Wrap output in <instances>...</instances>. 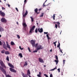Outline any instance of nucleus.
Wrapping results in <instances>:
<instances>
[{"label":"nucleus","mask_w":77,"mask_h":77,"mask_svg":"<svg viewBox=\"0 0 77 77\" xmlns=\"http://www.w3.org/2000/svg\"><path fill=\"white\" fill-rule=\"evenodd\" d=\"M50 77H53V75H52V74H50Z\"/></svg>","instance_id":"de8ad7c7"},{"label":"nucleus","mask_w":77,"mask_h":77,"mask_svg":"<svg viewBox=\"0 0 77 77\" xmlns=\"http://www.w3.org/2000/svg\"><path fill=\"white\" fill-rule=\"evenodd\" d=\"M46 77H48V75L46 74H45L44 75Z\"/></svg>","instance_id":"ea45409f"},{"label":"nucleus","mask_w":77,"mask_h":77,"mask_svg":"<svg viewBox=\"0 0 77 77\" xmlns=\"http://www.w3.org/2000/svg\"><path fill=\"white\" fill-rule=\"evenodd\" d=\"M24 3H26L27 2V0H25L24 1Z\"/></svg>","instance_id":"4d7b16f0"},{"label":"nucleus","mask_w":77,"mask_h":77,"mask_svg":"<svg viewBox=\"0 0 77 77\" xmlns=\"http://www.w3.org/2000/svg\"><path fill=\"white\" fill-rule=\"evenodd\" d=\"M15 9L17 10V12H18V8H17L16 7L15 8Z\"/></svg>","instance_id":"3c124183"},{"label":"nucleus","mask_w":77,"mask_h":77,"mask_svg":"<svg viewBox=\"0 0 77 77\" xmlns=\"http://www.w3.org/2000/svg\"><path fill=\"white\" fill-rule=\"evenodd\" d=\"M42 9V8H40V9H38V11H41V10Z\"/></svg>","instance_id":"bf43d9fd"},{"label":"nucleus","mask_w":77,"mask_h":77,"mask_svg":"<svg viewBox=\"0 0 77 77\" xmlns=\"http://www.w3.org/2000/svg\"><path fill=\"white\" fill-rule=\"evenodd\" d=\"M3 46L4 48H6V44H5V43L3 45Z\"/></svg>","instance_id":"c756f323"},{"label":"nucleus","mask_w":77,"mask_h":77,"mask_svg":"<svg viewBox=\"0 0 77 77\" xmlns=\"http://www.w3.org/2000/svg\"><path fill=\"white\" fill-rule=\"evenodd\" d=\"M44 13H42L41 15L40 16V17H42L44 16Z\"/></svg>","instance_id":"cd10ccee"},{"label":"nucleus","mask_w":77,"mask_h":77,"mask_svg":"<svg viewBox=\"0 0 77 77\" xmlns=\"http://www.w3.org/2000/svg\"><path fill=\"white\" fill-rule=\"evenodd\" d=\"M41 72H39V74H38V75H41Z\"/></svg>","instance_id":"8fccbe9b"},{"label":"nucleus","mask_w":77,"mask_h":77,"mask_svg":"<svg viewBox=\"0 0 77 77\" xmlns=\"http://www.w3.org/2000/svg\"><path fill=\"white\" fill-rule=\"evenodd\" d=\"M55 28H56V29L57 28V24H55Z\"/></svg>","instance_id":"79ce46f5"},{"label":"nucleus","mask_w":77,"mask_h":77,"mask_svg":"<svg viewBox=\"0 0 77 77\" xmlns=\"http://www.w3.org/2000/svg\"><path fill=\"white\" fill-rule=\"evenodd\" d=\"M7 5H8V7H10V6H11V5H9V4H7Z\"/></svg>","instance_id":"5fc2aeb1"},{"label":"nucleus","mask_w":77,"mask_h":77,"mask_svg":"<svg viewBox=\"0 0 77 77\" xmlns=\"http://www.w3.org/2000/svg\"><path fill=\"white\" fill-rule=\"evenodd\" d=\"M57 70L58 71V72H60V69L59 68L57 69Z\"/></svg>","instance_id":"49530a36"},{"label":"nucleus","mask_w":77,"mask_h":77,"mask_svg":"<svg viewBox=\"0 0 77 77\" xmlns=\"http://www.w3.org/2000/svg\"><path fill=\"white\" fill-rule=\"evenodd\" d=\"M2 53L3 54V53H5V50H3L2 51H1Z\"/></svg>","instance_id":"4c0bfd02"},{"label":"nucleus","mask_w":77,"mask_h":77,"mask_svg":"<svg viewBox=\"0 0 77 77\" xmlns=\"http://www.w3.org/2000/svg\"><path fill=\"white\" fill-rule=\"evenodd\" d=\"M44 34H48V32H44Z\"/></svg>","instance_id":"864d4df0"},{"label":"nucleus","mask_w":77,"mask_h":77,"mask_svg":"<svg viewBox=\"0 0 77 77\" xmlns=\"http://www.w3.org/2000/svg\"><path fill=\"white\" fill-rule=\"evenodd\" d=\"M55 57L56 60H58V57H57V55L55 56Z\"/></svg>","instance_id":"58836bf2"},{"label":"nucleus","mask_w":77,"mask_h":77,"mask_svg":"<svg viewBox=\"0 0 77 77\" xmlns=\"http://www.w3.org/2000/svg\"><path fill=\"white\" fill-rule=\"evenodd\" d=\"M21 74L23 77H28L27 75L24 74V73H23L22 72H21Z\"/></svg>","instance_id":"f8f14e48"},{"label":"nucleus","mask_w":77,"mask_h":77,"mask_svg":"<svg viewBox=\"0 0 77 77\" xmlns=\"http://www.w3.org/2000/svg\"><path fill=\"white\" fill-rule=\"evenodd\" d=\"M41 49L40 48H37L36 50H35V51H33V53H37V52H38V51L39 50H40Z\"/></svg>","instance_id":"f3484780"},{"label":"nucleus","mask_w":77,"mask_h":77,"mask_svg":"<svg viewBox=\"0 0 77 77\" xmlns=\"http://www.w3.org/2000/svg\"><path fill=\"white\" fill-rule=\"evenodd\" d=\"M42 46L41 45H38L37 47V48H41Z\"/></svg>","instance_id":"a878e982"},{"label":"nucleus","mask_w":77,"mask_h":77,"mask_svg":"<svg viewBox=\"0 0 77 77\" xmlns=\"http://www.w3.org/2000/svg\"><path fill=\"white\" fill-rule=\"evenodd\" d=\"M60 43H59V42H58V45L57 46V47H58V48H60Z\"/></svg>","instance_id":"2f4dec72"},{"label":"nucleus","mask_w":77,"mask_h":77,"mask_svg":"<svg viewBox=\"0 0 77 77\" xmlns=\"http://www.w3.org/2000/svg\"><path fill=\"white\" fill-rule=\"evenodd\" d=\"M53 17V20H55V14H54Z\"/></svg>","instance_id":"c9c22d12"},{"label":"nucleus","mask_w":77,"mask_h":77,"mask_svg":"<svg viewBox=\"0 0 77 77\" xmlns=\"http://www.w3.org/2000/svg\"><path fill=\"white\" fill-rule=\"evenodd\" d=\"M6 77H12V76H10L9 75H8L6 76Z\"/></svg>","instance_id":"a19ab883"},{"label":"nucleus","mask_w":77,"mask_h":77,"mask_svg":"<svg viewBox=\"0 0 77 77\" xmlns=\"http://www.w3.org/2000/svg\"><path fill=\"white\" fill-rule=\"evenodd\" d=\"M2 76L3 77H5V76L4 75H2Z\"/></svg>","instance_id":"e2e57ef3"},{"label":"nucleus","mask_w":77,"mask_h":77,"mask_svg":"<svg viewBox=\"0 0 77 77\" xmlns=\"http://www.w3.org/2000/svg\"><path fill=\"white\" fill-rule=\"evenodd\" d=\"M35 27H36V26H32V27L30 29L29 31L30 33H32V32H33V31H34V29L35 28Z\"/></svg>","instance_id":"423d86ee"},{"label":"nucleus","mask_w":77,"mask_h":77,"mask_svg":"<svg viewBox=\"0 0 77 77\" xmlns=\"http://www.w3.org/2000/svg\"><path fill=\"white\" fill-rule=\"evenodd\" d=\"M37 76L38 77H42V76L41 75H39V74H38Z\"/></svg>","instance_id":"37998d69"},{"label":"nucleus","mask_w":77,"mask_h":77,"mask_svg":"<svg viewBox=\"0 0 77 77\" xmlns=\"http://www.w3.org/2000/svg\"><path fill=\"white\" fill-rule=\"evenodd\" d=\"M40 28H38V32H40V33H42L43 32V29L42 28H41L40 29Z\"/></svg>","instance_id":"0eeeda50"},{"label":"nucleus","mask_w":77,"mask_h":77,"mask_svg":"<svg viewBox=\"0 0 77 77\" xmlns=\"http://www.w3.org/2000/svg\"><path fill=\"white\" fill-rule=\"evenodd\" d=\"M50 52H52V49H51L50 50Z\"/></svg>","instance_id":"680f3d73"},{"label":"nucleus","mask_w":77,"mask_h":77,"mask_svg":"<svg viewBox=\"0 0 77 77\" xmlns=\"http://www.w3.org/2000/svg\"><path fill=\"white\" fill-rule=\"evenodd\" d=\"M17 37L18 39H20V36L18 35H17Z\"/></svg>","instance_id":"f704fd0d"},{"label":"nucleus","mask_w":77,"mask_h":77,"mask_svg":"<svg viewBox=\"0 0 77 77\" xmlns=\"http://www.w3.org/2000/svg\"><path fill=\"white\" fill-rule=\"evenodd\" d=\"M6 60L8 61H9V56H8L7 57V58H6Z\"/></svg>","instance_id":"473e14b6"},{"label":"nucleus","mask_w":77,"mask_h":77,"mask_svg":"<svg viewBox=\"0 0 77 77\" xmlns=\"http://www.w3.org/2000/svg\"><path fill=\"white\" fill-rule=\"evenodd\" d=\"M2 10H5V8H4V7H2Z\"/></svg>","instance_id":"603ef678"},{"label":"nucleus","mask_w":77,"mask_h":77,"mask_svg":"<svg viewBox=\"0 0 77 77\" xmlns=\"http://www.w3.org/2000/svg\"><path fill=\"white\" fill-rule=\"evenodd\" d=\"M17 24L18 25V23L17 22Z\"/></svg>","instance_id":"774afa93"},{"label":"nucleus","mask_w":77,"mask_h":77,"mask_svg":"<svg viewBox=\"0 0 77 77\" xmlns=\"http://www.w3.org/2000/svg\"><path fill=\"white\" fill-rule=\"evenodd\" d=\"M38 60L40 62H42V63H44V60L42 58H38Z\"/></svg>","instance_id":"9b49d317"},{"label":"nucleus","mask_w":77,"mask_h":77,"mask_svg":"<svg viewBox=\"0 0 77 77\" xmlns=\"http://www.w3.org/2000/svg\"><path fill=\"white\" fill-rule=\"evenodd\" d=\"M19 56L21 58L22 57H23V55H22V54L21 53H20L19 54Z\"/></svg>","instance_id":"bb28decb"},{"label":"nucleus","mask_w":77,"mask_h":77,"mask_svg":"<svg viewBox=\"0 0 77 77\" xmlns=\"http://www.w3.org/2000/svg\"><path fill=\"white\" fill-rule=\"evenodd\" d=\"M0 64L2 66H3V68H5V69H6V66H5V64L3 62V61L2 60H1L0 59Z\"/></svg>","instance_id":"f257e3e1"},{"label":"nucleus","mask_w":77,"mask_h":77,"mask_svg":"<svg viewBox=\"0 0 77 77\" xmlns=\"http://www.w3.org/2000/svg\"><path fill=\"white\" fill-rule=\"evenodd\" d=\"M20 49L21 50H23V48H20Z\"/></svg>","instance_id":"0e129e2a"},{"label":"nucleus","mask_w":77,"mask_h":77,"mask_svg":"<svg viewBox=\"0 0 77 77\" xmlns=\"http://www.w3.org/2000/svg\"><path fill=\"white\" fill-rule=\"evenodd\" d=\"M63 63H64V64H65V60H63Z\"/></svg>","instance_id":"13d9d810"},{"label":"nucleus","mask_w":77,"mask_h":77,"mask_svg":"<svg viewBox=\"0 0 77 77\" xmlns=\"http://www.w3.org/2000/svg\"><path fill=\"white\" fill-rule=\"evenodd\" d=\"M46 36L48 38V39H50V37H49L48 34H47Z\"/></svg>","instance_id":"393cba45"},{"label":"nucleus","mask_w":77,"mask_h":77,"mask_svg":"<svg viewBox=\"0 0 77 77\" xmlns=\"http://www.w3.org/2000/svg\"><path fill=\"white\" fill-rule=\"evenodd\" d=\"M11 45H15V43H14L13 41H12L11 42Z\"/></svg>","instance_id":"412c9836"},{"label":"nucleus","mask_w":77,"mask_h":77,"mask_svg":"<svg viewBox=\"0 0 77 77\" xmlns=\"http://www.w3.org/2000/svg\"><path fill=\"white\" fill-rule=\"evenodd\" d=\"M57 69V67H55V68H54L53 69H51V71H54V70H55V69Z\"/></svg>","instance_id":"7c9ffc66"},{"label":"nucleus","mask_w":77,"mask_h":77,"mask_svg":"<svg viewBox=\"0 0 77 77\" xmlns=\"http://www.w3.org/2000/svg\"><path fill=\"white\" fill-rule=\"evenodd\" d=\"M35 43V41H34L33 40H31L30 41V43L32 45L33 47H34Z\"/></svg>","instance_id":"20e7f679"},{"label":"nucleus","mask_w":77,"mask_h":77,"mask_svg":"<svg viewBox=\"0 0 77 77\" xmlns=\"http://www.w3.org/2000/svg\"><path fill=\"white\" fill-rule=\"evenodd\" d=\"M8 65L9 66H10V67L12 68H14V66L13 65H12L11 63H9L8 64Z\"/></svg>","instance_id":"ddd939ff"},{"label":"nucleus","mask_w":77,"mask_h":77,"mask_svg":"<svg viewBox=\"0 0 77 77\" xmlns=\"http://www.w3.org/2000/svg\"><path fill=\"white\" fill-rule=\"evenodd\" d=\"M56 23L58 25V27H60V23L59 22H56Z\"/></svg>","instance_id":"5701e85b"},{"label":"nucleus","mask_w":77,"mask_h":77,"mask_svg":"<svg viewBox=\"0 0 77 77\" xmlns=\"http://www.w3.org/2000/svg\"><path fill=\"white\" fill-rule=\"evenodd\" d=\"M19 48H21V46H19Z\"/></svg>","instance_id":"69168bd1"},{"label":"nucleus","mask_w":77,"mask_h":77,"mask_svg":"<svg viewBox=\"0 0 77 77\" xmlns=\"http://www.w3.org/2000/svg\"><path fill=\"white\" fill-rule=\"evenodd\" d=\"M25 63H24V66H27V65H28V63H27V62H25Z\"/></svg>","instance_id":"b1692460"},{"label":"nucleus","mask_w":77,"mask_h":77,"mask_svg":"<svg viewBox=\"0 0 77 77\" xmlns=\"http://www.w3.org/2000/svg\"><path fill=\"white\" fill-rule=\"evenodd\" d=\"M44 4H45V3H44L43 4V6L44 7V6H45V5H44Z\"/></svg>","instance_id":"052dcab7"},{"label":"nucleus","mask_w":77,"mask_h":77,"mask_svg":"<svg viewBox=\"0 0 77 77\" xmlns=\"http://www.w3.org/2000/svg\"><path fill=\"white\" fill-rule=\"evenodd\" d=\"M55 62L56 63V65H57V63H58L59 62V60H55Z\"/></svg>","instance_id":"c85d7f7f"},{"label":"nucleus","mask_w":77,"mask_h":77,"mask_svg":"<svg viewBox=\"0 0 77 77\" xmlns=\"http://www.w3.org/2000/svg\"><path fill=\"white\" fill-rule=\"evenodd\" d=\"M5 54H10V53L8 51H5Z\"/></svg>","instance_id":"4be33fe9"},{"label":"nucleus","mask_w":77,"mask_h":77,"mask_svg":"<svg viewBox=\"0 0 77 77\" xmlns=\"http://www.w3.org/2000/svg\"><path fill=\"white\" fill-rule=\"evenodd\" d=\"M35 33H38V29H37V28H36L35 29Z\"/></svg>","instance_id":"e433bc0d"},{"label":"nucleus","mask_w":77,"mask_h":77,"mask_svg":"<svg viewBox=\"0 0 77 77\" xmlns=\"http://www.w3.org/2000/svg\"><path fill=\"white\" fill-rule=\"evenodd\" d=\"M38 8H36L34 10V11L37 14H38L39 12H38Z\"/></svg>","instance_id":"dca6fc26"},{"label":"nucleus","mask_w":77,"mask_h":77,"mask_svg":"<svg viewBox=\"0 0 77 77\" xmlns=\"http://www.w3.org/2000/svg\"><path fill=\"white\" fill-rule=\"evenodd\" d=\"M0 15H1V16H2V17H5V13L2 12V11L0 10Z\"/></svg>","instance_id":"39448f33"},{"label":"nucleus","mask_w":77,"mask_h":77,"mask_svg":"<svg viewBox=\"0 0 77 77\" xmlns=\"http://www.w3.org/2000/svg\"><path fill=\"white\" fill-rule=\"evenodd\" d=\"M1 21L2 23H7V20L4 17L2 18L1 19Z\"/></svg>","instance_id":"7ed1b4c3"},{"label":"nucleus","mask_w":77,"mask_h":77,"mask_svg":"<svg viewBox=\"0 0 77 77\" xmlns=\"http://www.w3.org/2000/svg\"><path fill=\"white\" fill-rule=\"evenodd\" d=\"M30 18L31 19L32 22H33V18L32 17H30Z\"/></svg>","instance_id":"72a5a7b5"},{"label":"nucleus","mask_w":77,"mask_h":77,"mask_svg":"<svg viewBox=\"0 0 77 77\" xmlns=\"http://www.w3.org/2000/svg\"><path fill=\"white\" fill-rule=\"evenodd\" d=\"M10 71H11V72H17V71L15 70L14 69H12V68H10Z\"/></svg>","instance_id":"6e6552de"},{"label":"nucleus","mask_w":77,"mask_h":77,"mask_svg":"<svg viewBox=\"0 0 77 77\" xmlns=\"http://www.w3.org/2000/svg\"><path fill=\"white\" fill-rule=\"evenodd\" d=\"M28 14V11H26V12L24 14H23V17H26V16Z\"/></svg>","instance_id":"4468645a"},{"label":"nucleus","mask_w":77,"mask_h":77,"mask_svg":"<svg viewBox=\"0 0 77 77\" xmlns=\"http://www.w3.org/2000/svg\"><path fill=\"white\" fill-rule=\"evenodd\" d=\"M2 42L1 41H0V45H2Z\"/></svg>","instance_id":"a18cd8bd"},{"label":"nucleus","mask_w":77,"mask_h":77,"mask_svg":"<svg viewBox=\"0 0 77 77\" xmlns=\"http://www.w3.org/2000/svg\"><path fill=\"white\" fill-rule=\"evenodd\" d=\"M0 69L2 72L3 73L6 75V71H5V69L3 68L1 66H0Z\"/></svg>","instance_id":"f03ea898"},{"label":"nucleus","mask_w":77,"mask_h":77,"mask_svg":"<svg viewBox=\"0 0 77 77\" xmlns=\"http://www.w3.org/2000/svg\"><path fill=\"white\" fill-rule=\"evenodd\" d=\"M57 42H54V45L56 44V43Z\"/></svg>","instance_id":"6e6d98bb"},{"label":"nucleus","mask_w":77,"mask_h":77,"mask_svg":"<svg viewBox=\"0 0 77 77\" xmlns=\"http://www.w3.org/2000/svg\"><path fill=\"white\" fill-rule=\"evenodd\" d=\"M28 50L29 52H31V50L30 48H28Z\"/></svg>","instance_id":"09e8293b"},{"label":"nucleus","mask_w":77,"mask_h":77,"mask_svg":"<svg viewBox=\"0 0 77 77\" xmlns=\"http://www.w3.org/2000/svg\"><path fill=\"white\" fill-rule=\"evenodd\" d=\"M44 67H46V66L44 65Z\"/></svg>","instance_id":"338daca9"},{"label":"nucleus","mask_w":77,"mask_h":77,"mask_svg":"<svg viewBox=\"0 0 77 77\" xmlns=\"http://www.w3.org/2000/svg\"><path fill=\"white\" fill-rule=\"evenodd\" d=\"M4 31V29L2 27L0 26V32H3Z\"/></svg>","instance_id":"2eb2a0df"},{"label":"nucleus","mask_w":77,"mask_h":77,"mask_svg":"<svg viewBox=\"0 0 77 77\" xmlns=\"http://www.w3.org/2000/svg\"><path fill=\"white\" fill-rule=\"evenodd\" d=\"M60 52H61V53H63V52L62 51V50H61V49H60Z\"/></svg>","instance_id":"c03bdc74"},{"label":"nucleus","mask_w":77,"mask_h":77,"mask_svg":"<svg viewBox=\"0 0 77 77\" xmlns=\"http://www.w3.org/2000/svg\"><path fill=\"white\" fill-rule=\"evenodd\" d=\"M30 74H31V73H30V70H28L27 71V75H28V76L29 77H31V76H30Z\"/></svg>","instance_id":"1a4fd4ad"},{"label":"nucleus","mask_w":77,"mask_h":77,"mask_svg":"<svg viewBox=\"0 0 77 77\" xmlns=\"http://www.w3.org/2000/svg\"><path fill=\"white\" fill-rule=\"evenodd\" d=\"M24 30H25V31H27V30H28V27L27 26H26V27H24Z\"/></svg>","instance_id":"aec40b11"},{"label":"nucleus","mask_w":77,"mask_h":77,"mask_svg":"<svg viewBox=\"0 0 77 77\" xmlns=\"http://www.w3.org/2000/svg\"><path fill=\"white\" fill-rule=\"evenodd\" d=\"M38 43H37L36 44L34 45V47H35V48H38Z\"/></svg>","instance_id":"a211bd4d"},{"label":"nucleus","mask_w":77,"mask_h":77,"mask_svg":"<svg viewBox=\"0 0 77 77\" xmlns=\"http://www.w3.org/2000/svg\"><path fill=\"white\" fill-rule=\"evenodd\" d=\"M23 26H24V28L26 27H27V24H26L25 23H23Z\"/></svg>","instance_id":"6ab92c4d"},{"label":"nucleus","mask_w":77,"mask_h":77,"mask_svg":"<svg viewBox=\"0 0 77 77\" xmlns=\"http://www.w3.org/2000/svg\"><path fill=\"white\" fill-rule=\"evenodd\" d=\"M6 47L7 48H11V46L10 45H9V43L8 42H6Z\"/></svg>","instance_id":"9d476101"}]
</instances>
